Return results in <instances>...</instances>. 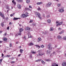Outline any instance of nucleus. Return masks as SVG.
<instances>
[{
    "instance_id": "obj_1",
    "label": "nucleus",
    "mask_w": 66,
    "mask_h": 66,
    "mask_svg": "<svg viewBox=\"0 0 66 66\" xmlns=\"http://www.w3.org/2000/svg\"><path fill=\"white\" fill-rule=\"evenodd\" d=\"M42 50H40L39 51H38L37 52V53H38V54H37L38 56H39V55L42 56V55H44V54H45V53L42 52Z\"/></svg>"
},
{
    "instance_id": "obj_2",
    "label": "nucleus",
    "mask_w": 66,
    "mask_h": 66,
    "mask_svg": "<svg viewBox=\"0 0 66 66\" xmlns=\"http://www.w3.org/2000/svg\"><path fill=\"white\" fill-rule=\"evenodd\" d=\"M35 14L37 16H38L39 19L40 20H42V18L40 17V14L39 13H38V12H36L35 13Z\"/></svg>"
},
{
    "instance_id": "obj_3",
    "label": "nucleus",
    "mask_w": 66,
    "mask_h": 66,
    "mask_svg": "<svg viewBox=\"0 0 66 66\" xmlns=\"http://www.w3.org/2000/svg\"><path fill=\"white\" fill-rule=\"evenodd\" d=\"M58 11L60 13H63L64 12V10L63 9L60 8L59 9Z\"/></svg>"
},
{
    "instance_id": "obj_4",
    "label": "nucleus",
    "mask_w": 66,
    "mask_h": 66,
    "mask_svg": "<svg viewBox=\"0 0 66 66\" xmlns=\"http://www.w3.org/2000/svg\"><path fill=\"white\" fill-rule=\"evenodd\" d=\"M48 49L49 50H52V47H51V44H48Z\"/></svg>"
},
{
    "instance_id": "obj_5",
    "label": "nucleus",
    "mask_w": 66,
    "mask_h": 66,
    "mask_svg": "<svg viewBox=\"0 0 66 66\" xmlns=\"http://www.w3.org/2000/svg\"><path fill=\"white\" fill-rule=\"evenodd\" d=\"M51 4H52V3L51 2L48 3V4L46 5V7H49V6H50Z\"/></svg>"
},
{
    "instance_id": "obj_6",
    "label": "nucleus",
    "mask_w": 66,
    "mask_h": 66,
    "mask_svg": "<svg viewBox=\"0 0 66 66\" xmlns=\"http://www.w3.org/2000/svg\"><path fill=\"white\" fill-rule=\"evenodd\" d=\"M56 54L55 53V52H54L52 54H51L50 56H51V57H52L53 56H54V55H55Z\"/></svg>"
},
{
    "instance_id": "obj_7",
    "label": "nucleus",
    "mask_w": 66,
    "mask_h": 66,
    "mask_svg": "<svg viewBox=\"0 0 66 66\" xmlns=\"http://www.w3.org/2000/svg\"><path fill=\"white\" fill-rule=\"evenodd\" d=\"M21 17H23V18H25L27 16H28V15H26L25 14H23L21 15Z\"/></svg>"
},
{
    "instance_id": "obj_8",
    "label": "nucleus",
    "mask_w": 66,
    "mask_h": 66,
    "mask_svg": "<svg viewBox=\"0 0 66 66\" xmlns=\"http://www.w3.org/2000/svg\"><path fill=\"white\" fill-rule=\"evenodd\" d=\"M0 15L1 16V17L3 18H4V15L2 14V12H0Z\"/></svg>"
},
{
    "instance_id": "obj_9",
    "label": "nucleus",
    "mask_w": 66,
    "mask_h": 66,
    "mask_svg": "<svg viewBox=\"0 0 66 66\" xmlns=\"http://www.w3.org/2000/svg\"><path fill=\"white\" fill-rule=\"evenodd\" d=\"M31 52L32 54H36V51H33L31 50Z\"/></svg>"
},
{
    "instance_id": "obj_10",
    "label": "nucleus",
    "mask_w": 66,
    "mask_h": 66,
    "mask_svg": "<svg viewBox=\"0 0 66 66\" xmlns=\"http://www.w3.org/2000/svg\"><path fill=\"white\" fill-rule=\"evenodd\" d=\"M28 38H31V37H32L31 35V33L30 32H28Z\"/></svg>"
},
{
    "instance_id": "obj_11",
    "label": "nucleus",
    "mask_w": 66,
    "mask_h": 66,
    "mask_svg": "<svg viewBox=\"0 0 66 66\" xmlns=\"http://www.w3.org/2000/svg\"><path fill=\"white\" fill-rule=\"evenodd\" d=\"M63 23V22H61L59 23L58 24H57L56 25V27H57L59 26H60V25H61Z\"/></svg>"
},
{
    "instance_id": "obj_12",
    "label": "nucleus",
    "mask_w": 66,
    "mask_h": 66,
    "mask_svg": "<svg viewBox=\"0 0 66 66\" xmlns=\"http://www.w3.org/2000/svg\"><path fill=\"white\" fill-rule=\"evenodd\" d=\"M17 6L18 7V8H19V9H21V5H20V4H18L17 5Z\"/></svg>"
},
{
    "instance_id": "obj_13",
    "label": "nucleus",
    "mask_w": 66,
    "mask_h": 66,
    "mask_svg": "<svg viewBox=\"0 0 66 66\" xmlns=\"http://www.w3.org/2000/svg\"><path fill=\"white\" fill-rule=\"evenodd\" d=\"M31 28L29 27H26L25 28V30H30Z\"/></svg>"
},
{
    "instance_id": "obj_14",
    "label": "nucleus",
    "mask_w": 66,
    "mask_h": 66,
    "mask_svg": "<svg viewBox=\"0 0 66 66\" xmlns=\"http://www.w3.org/2000/svg\"><path fill=\"white\" fill-rule=\"evenodd\" d=\"M62 66H66V63L65 62H63L62 64Z\"/></svg>"
},
{
    "instance_id": "obj_15",
    "label": "nucleus",
    "mask_w": 66,
    "mask_h": 66,
    "mask_svg": "<svg viewBox=\"0 0 66 66\" xmlns=\"http://www.w3.org/2000/svg\"><path fill=\"white\" fill-rule=\"evenodd\" d=\"M20 31L21 32H22V31H23V29L22 28H20L19 29Z\"/></svg>"
},
{
    "instance_id": "obj_16",
    "label": "nucleus",
    "mask_w": 66,
    "mask_h": 66,
    "mask_svg": "<svg viewBox=\"0 0 66 66\" xmlns=\"http://www.w3.org/2000/svg\"><path fill=\"white\" fill-rule=\"evenodd\" d=\"M57 37L58 39H62V37L60 36H58Z\"/></svg>"
},
{
    "instance_id": "obj_17",
    "label": "nucleus",
    "mask_w": 66,
    "mask_h": 66,
    "mask_svg": "<svg viewBox=\"0 0 66 66\" xmlns=\"http://www.w3.org/2000/svg\"><path fill=\"white\" fill-rule=\"evenodd\" d=\"M3 40L4 41H6L7 40V38H3Z\"/></svg>"
},
{
    "instance_id": "obj_18",
    "label": "nucleus",
    "mask_w": 66,
    "mask_h": 66,
    "mask_svg": "<svg viewBox=\"0 0 66 66\" xmlns=\"http://www.w3.org/2000/svg\"><path fill=\"white\" fill-rule=\"evenodd\" d=\"M19 19V18H13V20H18V19Z\"/></svg>"
},
{
    "instance_id": "obj_19",
    "label": "nucleus",
    "mask_w": 66,
    "mask_h": 66,
    "mask_svg": "<svg viewBox=\"0 0 66 66\" xmlns=\"http://www.w3.org/2000/svg\"><path fill=\"white\" fill-rule=\"evenodd\" d=\"M42 2H38L37 3V5H39L40 4H42Z\"/></svg>"
},
{
    "instance_id": "obj_20",
    "label": "nucleus",
    "mask_w": 66,
    "mask_h": 66,
    "mask_svg": "<svg viewBox=\"0 0 66 66\" xmlns=\"http://www.w3.org/2000/svg\"><path fill=\"white\" fill-rule=\"evenodd\" d=\"M50 30L51 31H53V27H51L50 28Z\"/></svg>"
},
{
    "instance_id": "obj_21",
    "label": "nucleus",
    "mask_w": 66,
    "mask_h": 66,
    "mask_svg": "<svg viewBox=\"0 0 66 66\" xmlns=\"http://www.w3.org/2000/svg\"><path fill=\"white\" fill-rule=\"evenodd\" d=\"M41 40L42 39L40 38H39L38 39V42H40V41H41Z\"/></svg>"
},
{
    "instance_id": "obj_22",
    "label": "nucleus",
    "mask_w": 66,
    "mask_h": 66,
    "mask_svg": "<svg viewBox=\"0 0 66 66\" xmlns=\"http://www.w3.org/2000/svg\"><path fill=\"white\" fill-rule=\"evenodd\" d=\"M56 64L55 63H53L51 66H55Z\"/></svg>"
},
{
    "instance_id": "obj_23",
    "label": "nucleus",
    "mask_w": 66,
    "mask_h": 66,
    "mask_svg": "<svg viewBox=\"0 0 66 66\" xmlns=\"http://www.w3.org/2000/svg\"><path fill=\"white\" fill-rule=\"evenodd\" d=\"M18 35H21V32L19 31L18 34Z\"/></svg>"
},
{
    "instance_id": "obj_24",
    "label": "nucleus",
    "mask_w": 66,
    "mask_h": 66,
    "mask_svg": "<svg viewBox=\"0 0 66 66\" xmlns=\"http://www.w3.org/2000/svg\"><path fill=\"white\" fill-rule=\"evenodd\" d=\"M26 3H30V0H27V1H26Z\"/></svg>"
},
{
    "instance_id": "obj_25",
    "label": "nucleus",
    "mask_w": 66,
    "mask_h": 66,
    "mask_svg": "<svg viewBox=\"0 0 66 66\" xmlns=\"http://www.w3.org/2000/svg\"><path fill=\"white\" fill-rule=\"evenodd\" d=\"M49 53H50V51H47V54H49Z\"/></svg>"
},
{
    "instance_id": "obj_26",
    "label": "nucleus",
    "mask_w": 66,
    "mask_h": 66,
    "mask_svg": "<svg viewBox=\"0 0 66 66\" xmlns=\"http://www.w3.org/2000/svg\"><path fill=\"white\" fill-rule=\"evenodd\" d=\"M40 61H41V59H38L36 60V62H39Z\"/></svg>"
},
{
    "instance_id": "obj_27",
    "label": "nucleus",
    "mask_w": 66,
    "mask_h": 66,
    "mask_svg": "<svg viewBox=\"0 0 66 66\" xmlns=\"http://www.w3.org/2000/svg\"><path fill=\"white\" fill-rule=\"evenodd\" d=\"M64 30H62L60 32V33H59V34H63V33H64Z\"/></svg>"
},
{
    "instance_id": "obj_28",
    "label": "nucleus",
    "mask_w": 66,
    "mask_h": 66,
    "mask_svg": "<svg viewBox=\"0 0 66 66\" xmlns=\"http://www.w3.org/2000/svg\"><path fill=\"white\" fill-rule=\"evenodd\" d=\"M35 46L36 47H37L38 48H40V46H39V45H35Z\"/></svg>"
},
{
    "instance_id": "obj_29",
    "label": "nucleus",
    "mask_w": 66,
    "mask_h": 66,
    "mask_svg": "<svg viewBox=\"0 0 66 66\" xmlns=\"http://www.w3.org/2000/svg\"><path fill=\"white\" fill-rule=\"evenodd\" d=\"M17 1L19 2H22V0H17Z\"/></svg>"
},
{
    "instance_id": "obj_30",
    "label": "nucleus",
    "mask_w": 66,
    "mask_h": 66,
    "mask_svg": "<svg viewBox=\"0 0 66 66\" xmlns=\"http://www.w3.org/2000/svg\"><path fill=\"white\" fill-rule=\"evenodd\" d=\"M47 21L48 23H50L51 22V20L50 19L48 20H47Z\"/></svg>"
},
{
    "instance_id": "obj_31",
    "label": "nucleus",
    "mask_w": 66,
    "mask_h": 66,
    "mask_svg": "<svg viewBox=\"0 0 66 66\" xmlns=\"http://www.w3.org/2000/svg\"><path fill=\"white\" fill-rule=\"evenodd\" d=\"M44 47H45V46L43 45H41V47L42 48H44Z\"/></svg>"
},
{
    "instance_id": "obj_32",
    "label": "nucleus",
    "mask_w": 66,
    "mask_h": 66,
    "mask_svg": "<svg viewBox=\"0 0 66 66\" xmlns=\"http://www.w3.org/2000/svg\"><path fill=\"white\" fill-rule=\"evenodd\" d=\"M33 45V43H30L29 44V46H32Z\"/></svg>"
},
{
    "instance_id": "obj_33",
    "label": "nucleus",
    "mask_w": 66,
    "mask_h": 66,
    "mask_svg": "<svg viewBox=\"0 0 66 66\" xmlns=\"http://www.w3.org/2000/svg\"><path fill=\"white\" fill-rule=\"evenodd\" d=\"M15 63V61H12L11 62V63H12V64H14Z\"/></svg>"
},
{
    "instance_id": "obj_34",
    "label": "nucleus",
    "mask_w": 66,
    "mask_h": 66,
    "mask_svg": "<svg viewBox=\"0 0 66 66\" xmlns=\"http://www.w3.org/2000/svg\"><path fill=\"white\" fill-rule=\"evenodd\" d=\"M61 6V5L60 4H58V7H60Z\"/></svg>"
},
{
    "instance_id": "obj_35",
    "label": "nucleus",
    "mask_w": 66,
    "mask_h": 66,
    "mask_svg": "<svg viewBox=\"0 0 66 66\" xmlns=\"http://www.w3.org/2000/svg\"><path fill=\"white\" fill-rule=\"evenodd\" d=\"M23 52V50H22V49H20V52L21 53H22Z\"/></svg>"
},
{
    "instance_id": "obj_36",
    "label": "nucleus",
    "mask_w": 66,
    "mask_h": 66,
    "mask_svg": "<svg viewBox=\"0 0 66 66\" xmlns=\"http://www.w3.org/2000/svg\"><path fill=\"white\" fill-rule=\"evenodd\" d=\"M6 35H7V33L5 32V34H4V36H6Z\"/></svg>"
},
{
    "instance_id": "obj_37",
    "label": "nucleus",
    "mask_w": 66,
    "mask_h": 66,
    "mask_svg": "<svg viewBox=\"0 0 66 66\" xmlns=\"http://www.w3.org/2000/svg\"><path fill=\"white\" fill-rule=\"evenodd\" d=\"M1 26H2V27H3V26H4V24H3V22L1 23Z\"/></svg>"
},
{
    "instance_id": "obj_38",
    "label": "nucleus",
    "mask_w": 66,
    "mask_h": 66,
    "mask_svg": "<svg viewBox=\"0 0 66 66\" xmlns=\"http://www.w3.org/2000/svg\"><path fill=\"white\" fill-rule=\"evenodd\" d=\"M38 10L39 11H40V10H41V9H40V7H39L38 9Z\"/></svg>"
},
{
    "instance_id": "obj_39",
    "label": "nucleus",
    "mask_w": 66,
    "mask_h": 66,
    "mask_svg": "<svg viewBox=\"0 0 66 66\" xmlns=\"http://www.w3.org/2000/svg\"><path fill=\"white\" fill-rule=\"evenodd\" d=\"M10 56H11L9 55H7L6 56V57H9Z\"/></svg>"
},
{
    "instance_id": "obj_40",
    "label": "nucleus",
    "mask_w": 66,
    "mask_h": 66,
    "mask_svg": "<svg viewBox=\"0 0 66 66\" xmlns=\"http://www.w3.org/2000/svg\"><path fill=\"white\" fill-rule=\"evenodd\" d=\"M42 63V64H44L45 63V62L44 61L42 60L41 61Z\"/></svg>"
},
{
    "instance_id": "obj_41",
    "label": "nucleus",
    "mask_w": 66,
    "mask_h": 66,
    "mask_svg": "<svg viewBox=\"0 0 66 66\" xmlns=\"http://www.w3.org/2000/svg\"><path fill=\"white\" fill-rule=\"evenodd\" d=\"M23 39H24V40H26V37L25 36H24Z\"/></svg>"
},
{
    "instance_id": "obj_42",
    "label": "nucleus",
    "mask_w": 66,
    "mask_h": 66,
    "mask_svg": "<svg viewBox=\"0 0 66 66\" xmlns=\"http://www.w3.org/2000/svg\"><path fill=\"white\" fill-rule=\"evenodd\" d=\"M32 54H31L30 55V57H32Z\"/></svg>"
},
{
    "instance_id": "obj_43",
    "label": "nucleus",
    "mask_w": 66,
    "mask_h": 66,
    "mask_svg": "<svg viewBox=\"0 0 66 66\" xmlns=\"http://www.w3.org/2000/svg\"><path fill=\"white\" fill-rule=\"evenodd\" d=\"M33 21V20H30V21L29 22H32Z\"/></svg>"
},
{
    "instance_id": "obj_44",
    "label": "nucleus",
    "mask_w": 66,
    "mask_h": 66,
    "mask_svg": "<svg viewBox=\"0 0 66 66\" xmlns=\"http://www.w3.org/2000/svg\"><path fill=\"white\" fill-rule=\"evenodd\" d=\"M2 60H3L2 59L0 60V64H1V62H2Z\"/></svg>"
},
{
    "instance_id": "obj_45",
    "label": "nucleus",
    "mask_w": 66,
    "mask_h": 66,
    "mask_svg": "<svg viewBox=\"0 0 66 66\" xmlns=\"http://www.w3.org/2000/svg\"><path fill=\"white\" fill-rule=\"evenodd\" d=\"M12 43H10V47H12Z\"/></svg>"
},
{
    "instance_id": "obj_46",
    "label": "nucleus",
    "mask_w": 66,
    "mask_h": 66,
    "mask_svg": "<svg viewBox=\"0 0 66 66\" xmlns=\"http://www.w3.org/2000/svg\"><path fill=\"white\" fill-rule=\"evenodd\" d=\"M27 10H28V11H30L31 10H30V9L29 8H27Z\"/></svg>"
},
{
    "instance_id": "obj_47",
    "label": "nucleus",
    "mask_w": 66,
    "mask_h": 66,
    "mask_svg": "<svg viewBox=\"0 0 66 66\" xmlns=\"http://www.w3.org/2000/svg\"><path fill=\"white\" fill-rule=\"evenodd\" d=\"M50 17V15H48L47 16V17L48 18V17Z\"/></svg>"
},
{
    "instance_id": "obj_48",
    "label": "nucleus",
    "mask_w": 66,
    "mask_h": 66,
    "mask_svg": "<svg viewBox=\"0 0 66 66\" xmlns=\"http://www.w3.org/2000/svg\"><path fill=\"white\" fill-rule=\"evenodd\" d=\"M59 23V21H56V24H57V23Z\"/></svg>"
},
{
    "instance_id": "obj_49",
    "label": "nucleus",
    "mask_w": 66,
    "mask_h": 66,
    "mask_svg": "<svg viewBox=\"0 0 66 66\" xmlns=\"http://www.w3.org/2000/svg\"><path fill=\"white\" fill-rule=\"evenodd\" d=\"M13 4H14V5H16V2H14L13 3Z\"/></svg>"
},
{
    "instance_id": "obj_50",
    "label": "nucleus",
    "mask_w": 66,
    "mask_h": 66,
    "mask_svg": "<svg viewBox=\"0 0 66 66\" xmlns=\"http://www.w3.org/2000/svg\"><path fill=\"white\" fill-rule=\"evenodd\" d=\"M2 31L0 30V34H1V33H2Z\"/></svg>"
},
{
    "instance_id": "obj_51",
    "label": "nucleus",
    "mask_w": 66,
    "mask_h": 66,
    "mask_svg": "<svg viewBox=\"0 0 66 66\" xmlns=\"http://www.w3.org/2000/svg\"><path fill=\"white\" fill-rule=\"evenodd\" d=\"M9 27H8L7 28V30H9Z\"/></svg>"
},
{
    "instance_id": "obj_52",
    "label": "nucleus",
    "mask_w": 66,
    "mask_h": 66,
    "mask_svg": "<svg viewBox=\"0 0 66 66\" xmlns=\"http://www.w3.org/2000/svg\"><path fill=\"white\" fill-rule=\"evenodd\" d=\"M58 30H61V28H59V29H58Z\"/></svg>"
},
{
    "instance_id": "obj_53",
    "label": "nucleus",
    "mask_w": 66,
    "mask_h": 66,
    "mask_svg": "<svg viewBox=\"0 0 66 66\" xmlns=\"http://www.w3.org/2000/svg\"><path fill=\"white\" fill-rule=\"evenodd\" d=\"M26 14L25 15H28V13H26Z\"/></svg>"
},
{
    "instance_id": "obj_54",
    "label": "nucleus",
    "mask_w": 66,
    "mask_h": 66,
    "mask_svg": "<svg viewBox=\"0 0 66 66\" xmlns=\"http://www.w3.org/2000/svg\"><path fill=\"white\" fill-rule=\"evenodd\" d=\"M11 17H12L13 16V14H11L10 15Z\"/></svg>"
},
{
    "instance_id": "obj_55",
    "label": "nucleus",
    "mask_w": 66,
    "mask_h": 66,
    "mask_svg": "<svg viewBox=\"0 0 66 66\" xmlns=\"http://www.w3.org/2000/svg\"><path fill=\"white\" fill-rule=\"evenodd\" d=\"M9 24L10 25H11V24H12V23H11V22H10V23H9Z\"/></svg>"
},
{
    "instance_id": "obj_56",
    "label": "nucleus",
    "mask_w": 66,
    "mask_h": 66,
    "mask_svg": "<svg viewBox=\"0 0 66 66\" xmlns=\"http://www.w3.org/2000/svg\"><path fill=\"white\" fill-rule=\"evenodd\" d=\"M59 65L57 64H56V65H55V66H58Z\"/></svg>"
},
{
    "instance_id": "obj_57",
    "label": "nucleus",
    "mask_w": 66,
    "mask_h": 66,
    "mask_svg": "<svg viewBox=\"0 0 66 66\" xmlns=\"http://www.w3.org/2000/svg\"><path fill=\"white\" fill-rule=\"evenodd\" d=\"M12 3H14V2H14V0L12 1Z\"/></svg>"
},
{
    "instance_id": "obj_58",
    "label": "nucleus",
    "mask_w": 66,
    "mask_h": 66,
    "mask_svg": "<svg viewBox=\"0 0 66 66\" xmlns=\"http://www.w3.org/2000/svg\"><path fill=\"white\" fill-rule=\"evenodd\" d=\"M2 56H4V55L3 54V53L2 54Z\"/></svg>"
},
{
    "instance_id": "obj_59",
    "label": "nucleus",
    "mask_w": 66,
    "mask_h": 66,
    "mask_svg": "<svg viewBox=\"0 0 66 66\" xmlns=\"http://www.w3.org/2000/svg\"><path fill=\"white\" fill-rule=\"evenodd\" d=\"M29 8H32V7H31V6H29Z\"/></svg>"
},
{
    "instance_id": "obj_60",
    "label": "nucleus",
    "mask_w": 66,
    "mask_h": 66,
    "mask_svg": "<svg viewBox=\"0 0 66 66\" xmlns=\"http://www.w3.org/2000/svg\"><path fill=\"white\" fill-rule=\"evenodd\" d=\"M18 43V42H16V44H17Z\"/></svg>"
},
{
    "instance_id": "obj_61",
    "label": "nucleus",
    "mask_w": 66,
    "mask_h": 66,
    "mask_svg": "<svg viewBox=\"0 0 66 66\" xmlns=\"http://www.w3.org/2000/svg\"><path fill=\"white\" fill-rule=\"evenodd\" d=\"M21 55V54H20L18 55V56H20Z\"/></svg>"
},
{
    "instance_id": "obj_62",
    "label": "nucleus",
    "mask_w": 66,
    "mask_h": 66,
    "mask_svg": "<svg viewBox=\"0 0 66 66\" xmlns=\"http://www.w3.org/2000/svg\"><path fill=\"white\" fill-rule=\"evenodd\" d=\"M49 61V60H46V61Z\"/></svg>"
},
{
    "instance_id": "obj_63",
    "label": "nucleus",
    "mask_w": 66,
    "mask_h": 66,
    "mask_svg": "<svg viewBox=\"0 0 66 66\" xmlns=\"http://www.w3.org/2000/svg\"><path fill=\"white\" fill-rule=\"evenodd\" d=\"M2 42L1 41H0V43H2Z\"/></svg>"
},
{
    "instance_id": "obj_64",
    "label": "nucleus",
    "mask_w": 66,
    "mask_h": 66,
    "mask_svg": "<svg viewBox=\"0 0 66 66\" xmlns=\"http://www.w3.org/2000/svg\"><path fill=\"white\" fill-rule=\"evenodd\" d=\"M43 16H44V17H45V14H43Z\"/></svg>"
}]
</instances>
